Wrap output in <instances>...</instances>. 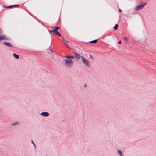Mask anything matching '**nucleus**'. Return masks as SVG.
Returning <instances> with one entry per match:
<instances>
[{
  "instance_id": "obj_1",
  "label": "nucleus",
  "mask_w": 156,
  "mask_h": 156,
  "mask_svg": "<svg viewBox=\"0 0 156 156\" xmlns=\"http://www.w3.org/2000/svg\"><path fill=\"white\" fill-rule=\"evenodd\" d=\"M64 64L67 67H71L73 65V61L70 59H64Z\"/></svg>"
},
{
  "instance_id": "obj_2",
  "label": "nucleus",
  "mask_w": 156,
  "mask_h": 156,
  "mask_svg": "<svg viewBox=\"0 0 156 156\" xmlns=\"http://www.w3.org/2000/svg\"><path fill=\"white\" fill-rule=\"evenodd\" d=\"M147 3L145 2H142L137 5L135 8L136 10H140L142 9L146 5Z\"/></svg>"
},
{
  "instance_id": "obj_3",
  "label": "nucleus",
  "mask_w": 156,
  "mask_h": 156,
  "mask_svg": "<svg viewBox=\"0 0 156 156\" xmlns=\"http://www.w3.org/2000/svg\"><path fill=\"white\" fill-rule=\"evenodd\" d=\"M59 29V27H55L54 29L52 30V33L53 34L57 35L60 37H62L60 33L58 31Z\"/></svg>"
},
{
  "instance_id": "obj_4",
  "label": "nucleus",
  "mask_w": 156,
  "mask_h": 156,
  "mask_svg": "<svg viewBox=\"0 0 156 156\" xmlns=\"http://www.w3.org/2000/svg\"><path fill=\"white\" fill-rule=\"evenodd\" d=\"M80 57L82 60V62L87 66L90 67V63L88 62V60L82 56H81Z\"/></svg>"
},
{
  "instance_id": "obj_5",
  "label": "nucleus",
  "mask_w": 156,
  "mask_h": 156,
  "mask_svg": "<svg viewBox=\"0 0 156 156\" xmlns=\"http://www.w3.org/2000/svg\"><path fill=\"white\" fill-rule=\"evenodd\" d=\"M8 40V38H7L5 35H1L0 36V41Z\"/></svg>"
},
{
  "instance_id": "obj_6",
  "label": "nucleus",
  "mask_w": 156,
  "mask_h": 156,
  "mask_svg": "<svg viewBox=\"0 0 156 156\" xmlns=\"http://www.w3.org/2000/svg\"><path fill=\"white\" fill-rule=\"evenodd\" d=\"M41 115L45 117H47L49 115V114L47 112H43L41 113Z\"/></svg>"
},
{
  "instance_id": "obj_7",
  "label": "nucleus",
  "mask_w": 156,
  "mask_h": 156,
  "mask_svg": "<svg viewBox=\"0 0 156 156\" xmlns=\"http://www.w3.org/2000/svg\"><path fill=\"white\" fill-rule=\"evenodd\" d=\"M4 44L6 46L9 47H12V46L10 43L9 42H4Z\"/></svg>"
},
{
  "instance_id": "obj_8",
  "label": "nucleus",
  "mask_w": 156,
  "mask_h": 156,
  "mask_svg": "<svg viewBox=\"0 0 156 156\" xmlns=\"http://www.w3.org/2000/svg\"><path fill=\"white\" fill-rule=\"evenodd\" d=\"M75 54L76 55L75 58H76L77 59H80V56H80L79 54L76 53H75Z\"/></svg>"
},
{
  "instance_id": "obj_9",
  "label": "nucleus",
  "mask_w": 156,
  "mask_h": 156,
  "mask_svg": "<svg viewBox=\"0 0 156 156\" xmlns=\"http://www.w3.org/2000/svg\"><path fill=\"white\" fill-rule=\"evenodd\" d=\"M61 37L62 39L63 40L65 41V44L66 46L67 47H68V48H69V47L68 46V45H67V44L66 43H68V42L66 41L64 39V38L63 37Z\"/></svg>"
},
{
  "instance_id": "obj_10",
  "label": "nucleus",
  "mask_w": 156,
  "mask_h": 156,
  "mask_svg": "<svg viewBox=\"0 0 156 156\" xmlns=\"http://www.w3.org/2000/svg\"><path fill=\"white\" fill-rule=\"evenodd\" d=\"M13 55L14 57L18 59L19 58V55L15 53H13Z\"/></svg>"
},
{
  "instance_id": "obj_11",
  "label": "nucleus",
  "mask_w": 156,
  "mask_h": 156,
  "mask_svg": "<svg viewBox=\"0 0 156 156\" xmlns=\"http://www.w3.org/2000/svg\"><path fill=\"white\" fill-rule=\"evenodd\" d=\"M65 58H72V59H73L74 58V57H73V56H65L64 57Z\"/></svg>"
},
{
  "instance_id": "obj_12",
  "label": "nucleus",
  "mask_w": 156,
  "mask_h": 156,
  "mask_svg": "<svg viewBox=\"0 0 156 156\" xmlns=\"http://www.w3.org/2000/svg\"><path fill=\"white\" fill-rule=\"evenodd\" d=\"M118 153L119 154V155L120 156H123V155L122 154V153L121 151H120V150H119L118 151Z\"/></svg>"
},
{
  "instance_id": "obj_13",
  "label": "nucleus",
  "mask_w": 156,
  "mask_h": 156,
  "mask_svg": "<svg viewBox=\"0 0 156 156\" xmlns=\"http://www.w3.org/2000/svg\"><path fill=\"white\" fill-rule=\"evenodd\" d=\"M98 41L97 40H95L92 41H91L90 42V43H96Z\"/></svg>"
},
{
  "instance_id": "obj_14",
  "label": "nucleus",
  "mask_w": 156,
  "mask_h": 156,
  "mask_svg": "<svg viewBox=\"0 0 156 156\" xmlns=\"http://www.w3.org/2000/svg\"><path fill=\"white\" fill-rule=\"evenodd\" d=\"M118 24H115V26L113 27V28L115 30H116L118 29Z\"/></svg>"
},
{
  "instance_id": "obj_15",
  "label": "nucleus",
  "mask_w": 156,
  "mask_h": 156,
  "mask_svg": "<svg viewBox=\"0 0 156 156\" xmlns=\"http://www.w3.org/2000/svg\"><path fill=\"white\" fill-rule=\"evenodd\" d=\"M19 5H12V6H9L8 7H5L6 8H11L12 7H15V6H18Z\"/></svg>"
},
{
  "instance_id": "obj_16",
  "label": "nucleus",
  "mask_w": 156,
  "mask_h": 156,
  "mask_svg": "<svg viewBox=\"0 0 156 156\" xmlns=\"http://www.w3.org/2000/svg\"><path fill=\"white\" fill-rule=\"evenodd\" d=\"M17 124V123L16 122H15V123H13L12 124V125H16Z\"/></svg>"
},
{
  "instance_id": "obj_17",
  "label": "nucleus",
  "mask_w": 156,
  "mask_h": 156,
  "mask_svg": "<svg viewBox=\"0 0 156 156\" xmlns=\"http://www.w3.org/2000/svg\"><path fill=\"white\" fill-rule=\"evenodd\" d=\"M124 39H125V40H126V41H127V37H124Z\"/></svg>"
},
{
  "instance_id": "obj_18",
  "label": "nucleus",
  "mask_w": 156,
  "mask_h": 156,
  "mask_svg": "<svg viewBox=\"0 0 156 156\" xmlns=\"http://www.w3.org/2000/svg\"><path fill=\"white\" fill-rule=\"evenodd\" d=\"M121 43V41H119L118 42V44H120Z\"/></svg>"
},
{
  "instance_id": "obj_19",
  "label": "nucleus",
  "mask_w": 156,
  "mask_h": 156,
  "mask_svg": "<svg viewBox=\"0 0 156 156\" xmlns=\"http://www.w3.org/2000/svg\"><path fill=\"white\" fill-rule=\"evenodd\" d=\"M2 30L1 29H0V34H1V33H2Z\"/></svg>"
},
{
  "instance_id": "obj_20",
  "label": "nucleus",
  "mask_w": 156,
  "mask_h": 156,
  "mask_svg": "<svg viewBox=\"0 0 156 156\" xmlns=\"http://www.w3.org/2000/svg\"><path fill=\"white\" fill-rule=\"evenodd\" d=\"M32 143L34 145H35V144H34V142L33 141H31Z\"/></svg>"
},
{
  "instance_id": "obj_21",
  "label": "nucleus",
  "mask_w": 156,
  "mask_h": 156,
  "mask_svg": "<svg viewBox=\"0 0 156 156\" xmlns=\"http://www.w3.org/2000/svg\"><path fill=\"white\" fill-rule=\"evenodd\" d=\"M119 11L120 12H122V11L120 9H119Z\"/></svg>"
},
{
  "instance_id": "obj_22",
  "label": "nucleus",
  "mask_w": 156,
  "mask_h": 156,
  "mask_svg": "<svg viewBox=\"0 0 156 156\" xmlns=\"http://www.w3.org/2000/svg\"><path fill=\"white\" fill-rule=\"evenodd\" d=\"M49 32L50 33H52V30H49Z\"/></svg>"
},
{
  "instance_id": "obj_23",
  "label": "nucleus",
  "mask_w": 156,
  "mask_h": 156,
  "mask_svg": "<svg viewBox=\"0 0 156 156\" xmlns=\"http://www.w3.org/2000/svg\"><path fill=\"white\" fill-rule=\"evenodd\" d=\"M84 87H87V85L86 84H85L84 85Z\"/></svg>"
},
{
  "instance_id": "obj_24",
  "label": "nucleus",
  "mask_w": 156,
  "mask_h": 156,
  "mask_svg": "<svg viewBox=\"0 0 156 156\" xmlns=\"http://www.w3.org/2000/svg\"><path fill=\"white\" fill-rule=\"evenodd\" d=\"M50 50L51 52H53V51H52V50H51V49H50Z\"/></svg>"
},
{
  "instance_id": "obj_25",
  "label": "nucleus",
  "mask_w": 156,
  "mask_h": 156,
  "mask_svg": "<svg viewBox=\"0 0 156 156\" xmlns=\"http://www.w3.org/2000/svg\"><path fill=\"white\" fill-rule=\"evenodd\" d=\"M90 57L91 58H92V56L91 55H90Z\"/></svg>"
},
{
  "instance_id": "obj_26",
  "label": "nucleus",
  "mask_w": 156,
  "mask_h": 156,
  "mask_svg": "<svg viewBox=\"0 0 156 156\" xmlns=\"http://www.w3.org/2000/svg\"><path fill=\"white\" fill-rule=\"evenodd\" d=\"M34 146L35 147V145H34Z\"/></svg>"
}]
</instances>
